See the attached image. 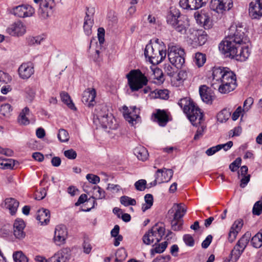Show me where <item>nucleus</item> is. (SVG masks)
I'll list each match as a JSON object with an SVG mask.
<instances>
[{
    "label": "nucleus",
    "instance_id": "f257e3e1",
    "mask_svg": "<svg viewBox=\"0 0 262 262\" xmlns=\"http://www.w3.org/2000/svg\"><path fill=\"white\" fill-rule=\"evenodd\" d=\"M245 28L241 24H232L228 29V35L225 39L219 45V49L222 51L229 50L230 49L245 43L246 40Z\"/></svg>",
    "mask_w": 262,
    "mask_h": 262
},
{
    "label": "nucleus",
    "instance_id": "f03ea898",
    "mask_svg": "<svg viewBox=\"0 0 262 262\" xmlns=\"http://www.w3.org/2000/svg\"><path fill=\"white\" fill-rule=\"evenodd\" d=\"M144 55L151 63L159 64L166 57V47L162 41L156 39L154 42H150L146 46Z\"/></svg>",
    "mask_w": 262,
    "mask_h": 262
},
{
    "label": "nucleus",
    "instance_id": "7ed1b4c3",
    "mask_svg": "<svg viewBox=\"0 0 262 262\" xmlns=\"http://www.w3.org/2000/svg\"><path fill=\"white\" fill-rule=\"evenodd\" d=\"M179 105L183 109L193 125L197 126L201 123L203 114L200 109L195 106L189 98H182L178 102Z\"/></svg>",
    "mask_w": 262,
    "mask_h": 262
},
{
    "label": "nucleus",
    "instance_id": "20e7f679",
    "mask_svg": "<svg viewBox=\"0 0 262 262\" xmlns=\"http://www.w3.org/2000/svg\"><path fill=\"white\" fill-rule=\"evenodd\" d=\"M113 118L105 104H101L96 106L94 112V122H98L104 128H113Z\"/></svg>",
    "mask_w": 262,
    "mask_h": 262
},
{
    "label": "nucleus",
    "instance_id": "39448f33",
    "mask_svg": "<svg viewBox=\"0 0 262 262\" xmlns=\"http://www.w3.org/2000/svg\"><path fill=\"white\" fill-rule=\"evenodd\" d=\"M128 84L132 92L138 91L148 82L147 77L139 70H132L127 75Z\"/></svg>",
    "mask_w": 262,
    "mask_h": 262
},
{
    "label": "nucleus",
    "instance_id": "423d86ee",
    "mask_svg": "<svg viewBox=\"0 0 262 262\" xmlns=\"http://www.w3.org/2000/svg\"><path fill=\"white\" fill-rule=\"evenodd\" d=\"M237 86L235 75L232 72L226 74L219 83H211V87L222 94L228 93L233 91Z\"/></svg>",
    "mask_w": 262,
    "mask_h": 262
},
{
    "label": "nucleus",
    "instance_id": "0eeeda50",
    "mask_svg": "<svg viewBox=\"0 0 262 262\" xmlns=\"http://www.w3.org/2000/svg\"><path fill=\"white\" fill-rule=\"evenodd\" d=\"M165 229L163 226L156 224L143 236L142 240L146 245L159 243L165 234Z\"/></svg>",
    "mask_w": 262,
    "mask_h": 262
},
{
    "label": "nucleus",
    "instance_id": "6e6552de",
    "mask_svg": "<svg viewBox=\"0 0 262 262\" xmlns=\"http://www.w3.org/2000/svg\"><path fill=\"white\" fill-rule=\"evenodd\" d=\"M167 55L169 62L178 69L185 63L184 50L179 46L169 45Z\"/></svg>",
    "mask_w": 262,
    "mask_h": 262
},
{
    "label": "nucleus",
    "instance_id": "1a4fd4ad",
    "mask_svg": "<svg viewBox=\"0 0 262 262\" xmlns=\"http://www.w3.org/2000/svg\"><path fill=\"white\" fill-rule=\"evenodd\" d=\"M227 57L235 58L241 61H245L249 56L250 52L248 47L245 45H240L222 52Z\"/></svg>",
    "mask_w": 262,
    "mask_h": 262
},
{
    "label": "nucleus",
    "instance_id": "9d476101",
    "mask_svg": "<svg viewBox=\"0 0 262 262\" xmlns=\"http://www.w3.org/2000/svg\"><path fill=\"white\" fill-rule=\"evenodd\" d=\"M34 2L39 3L38 13L41 18L47 19L53 13L56 5L54 0H34Z\"/></svg>",
    "mask_w": 262,
    "mask_h": 262
},
{
    "label": "nucleus",
    "instance_id": "9b49d317",
    "mask_svg": "<svg viewBox=\"0 0 262 262\" xmlns=\"http://www.w3.org/2000/svg\"><path fill=\"white\" fill-rule=\"evenodd\" d=\"M232 7V0H211L210 4V9L218 13L229 10Z\"/></svg>",
    "mask_w": 262,
    "mask_h": 262
},
{
    "label": "nucleus",
    "instance_id": "f8f14e48",
    "mask_svg": "<svg viewBox=\"0 0 262 262\" xmlns=\"http://www.w3.org/2000/svg\"><path fill=\"white\" fill-rule=\"evenodd\" d=\"M11 13L15 16L21 18L32 16L35 13V9L29 5H21L12 9Z\"/></svg>",
    "mask_w": 262,
    "mask_h": 262
},
{
    "label": "nucleus",
    "instance_id": "ddd939ff",
    "mask_svg": "<svg viewBox=\"0 0 262 262\" xmlns=\"http://www.w3.org/2000/svg\"><path fill=\"white\" fill-rule=\"evenodd\" d=\"M130 109L132 111H129L126 106H124L123 107V115L125 120L128 121L129 123L134 125L139 121L140 110L136 106L130 107Z\"/></svg>",
    "mask_w": 262,
    "mask_h": 262
},
{
    "label": "nucleus",
    "instance_id": "4468645a",
    "mask_svg": "<svg viewBox=\"0 0 262 262\" xmlns=\"http://www.w3.org/2000/svg\"><path fill=\"white\" fill-rule=\"evenodd\" d=\"M188 37L194 46H202L207 40V34L204 32L198 30H193Z\"/></svg>",
    "mask_w": 262,
    "mask_h": 262
},
{
    "label": "nucleus",
    "instance_id": "2eb2a0df",
    "mask_svg": "<svg viewBox=\"0 0 262 262\" xmlns=\"http://www.w3.org/2000/svg\"><path fill=\"white\" fill-rule=\"evenodd\" d=\"M186 212V207L183 204H174L172 208L169 210L168 214L174 220H182Z\"/></svg>",
    "mask_w": 262,
    "mask_h": 262
},
{
    "label": "nucleus",
    "instance_id": "dca6fc26",
    "mask_svg": "<svg viewBox=\"0 0 262 262\" xmlns=\"http://www.w3.org/2000/svg\"><path fill=\"white\" fill-rule=\"evenodd\" d=\"M34 73V66L31 62L23 63L18 69L19 76L22 79H28Z\"/></svg>",
    "mask_w": 262,
    "mask_h": 262
},
{
    "label": "nucleus",
    "instance_id": "f3484780",
    "mask_svg": "<svg viewBox=\"0 0 262 262\" xmlns=\"http://www.w3.org/2000/svg\"><path fill=\"white\" fill-rule=\"evenodd\" d=\"M173 171L170 169H159L156 174L155 182L156 183L161 184L168 182L172 177Z\"/></svg>",
    "mask_w": 262,
    "mask_h": 262
},
{
    "label": "nucleus",
    "instance_id": "a211bd4d",
    "mask_svg": "<svg viewBox=\"0 0 262 262\" xmlns=\"http://www.w3.org/2000/svg\"><path fill=\"white\" fill-rule=\"evenodd\" d=\"M94 13L95 9L94 8H87L83 24V30L87 36H90L92 34V28L93 25L92 18Z\"/></svg>",
    "mask_w": 262,
    "mask_h": 262
},
{
    "label": "nucleus",
    "instance_id": "6ab92c4d",
    "mask_svg": "<svg viewBox=\"0 0 262 262\" xmlns=\"http://www.w3.org/2000/svg\"><path fill=\"white\" fill-rule=\"evenodd\" d=\"M249 15L252 19H258L262 16V0L251 2L249 8Z\"/></svg>",
    "mask_w": 262,
    "mask_h": 262
},
{
    "label": "nucleus",
    "instance_id": "aec40b11",
    "mask_svg": "<svg viewBox=\"0 0 262 262\" xmlns=\"http://www.w3.org/2000/svg\"><path fill=\"white\" fill-rule=\"evenodd\" d=\"M68 232L63 225L57 226L54 232V242L57 245H61L65 243L67 237Z\"/></svg>",
    "mask_w": 262,
    "mask_h": 262
},
{
    "label": "nucleus",
    "instance_id": "412c9836",
    "mask_svg": "<svg viewBox=\"0 0 262 262\" xmlns=\"http://www.w3.org/2000/svg\"><path fill=\"white\" fill-rule=\"evenodd\" d=\"M96 92L93 88H88L83 93L82 101L89 107H92L95 104V98Z\"/></svg>",
    "mask_w": 262,
    "mask_h": 262
},
{
    "label": "nucleus",
    "instance_id": "4be33fe9",
    "mask_svg": "<svg viewBox=\"0 0 262 262\" xmlns=\"http://www.w3.org/2000/svg\"><path fill=\"white\" fill-rule=\"evenodd\" d=\"M232 71H229L228 69L221 67H214L212 69V83H219L223 77H225L226 74Z\"/></svg>",
    "mask_w": 262,
    "mask_h": 262
},
{
    "label": "nucleus",
    "instance_id": "5701e85b",
    "mask_svg": "<svg viewBox=\"0 0 262 262\" xmlns=\"http://www.w3.org/2000/svg\"><path fill=\"white\" fill-rule=\"evenodd\" d=\"M25 224L23 220L16 219L13 224V233L16 238L22 239L25 237L26 234L24 231Z\"/></svg>",
    "mask_w": 262,
    "mask_h": 262
},
{
    "label": "nucleus",
    "instance_id": "b1692460",
    "mask_svg": "<svg viewBox=\"0 0 262 262\" xmlns=\"http://www.w3.org/2000/svg\"><path fill=\"white\" fill-rule=\"evenodd\" d=\"M200 96L202 100L207 103H211L214 96L213 92L211 88L205 85H202L199 89Z\"/></svg>",
    "mask_w": 262,
    "mask_h": 262
},
{
    "label": "nucleus",
    "instance_id": "393cba45",
    "mask_svg": "<svg viewBox=\"0 0 262 262\" xmlns=\"http://www.w3.org/2000/svg\"><path fill=\"white\" fill-rule=\"evenodd\" d=\"M8 32L12 36H21L26 32V29L23 24L17 21L12 24L8 29Z\"/></svg>",
    "mask_w": 262,
    "mask_h": 262
},
{
    "label": "nucleus",
    "instance_id": "a878e982",
    "mask_svg": "<svg viewBox=\"0 0 262 262\" xmlns=\"http://www.w3.org/2000/svg\"><path fill=\"white\" fill-rule=\"evenodd\" d=\"M153 116L154 121L157 122L161 126H165L168 121V116L164 110H157Z\"/></svg>",
    "mask_w": 262,
    "mask_h": 262
},
{
    "label": "nucleus",
    "instance_id": "bb28decb",
    "mask_svg": "<svg viewBox=\"0 0 262 262\" xmlns=\"http://www.w3.org/2000/svg\"><path fill=\"white\" fill-rule=\"evenodd\" d=\"M93 195L91 197L92 206L89 209H88L86 211H90L91 208H93L95 206V204H97L96 202V199H103L105 197V191L101 189L98 186H95L93 188Z\"/></svg>",
    "mask_w": 262,
    "mask_h": 262
},
{
    "label": "nucleus",
    "instance_id": "cd10ccee",
    "mask_svg": "<svg viewBox=\"0 0 262 262\" xmlns=\"http://www.w3.org/2000/svg\"><path fill=\"white\" fill-rule=\"evenodd\" d=\"M180 16V12L176 8H170V11L167 14L166 17L167 23L173 27L177 25V23L179 20L178 18Z\"/></svg>",
    "mask_w": 262,
    "mask_h": 262
},
{
    "label": "nucleus",
    "instance_id": "c85d7f7f",
    "mask_svg": "<svg viewBox=\"0 0 262 262\" xmlns=\"http://www.w3.org/2000/svg\"><path fill=\"white\" fill-rule=\"evenodd\" d=\"M50 214L48 209L42 208L37 211L36 219L41 225L47 224L50 221Z\"/></svg>",
    "mask_w": 262,
    "mask_h": 262
},
{
    "label": "nucleus",
    "instance_id": "c756f323",
    "mask_svg": "<svg viewBox=\"0 0 262 262\" xmlns=\"http://www.w3.org/2000/svg\"><path fill=\"white\" fill-rule=\"evenodd\" d=\"M5 207L9 209L12 215L14 214L19 206V202L13 198H7L5 200Z\"/></svg>",
    "mask_w": 262,
    "mask_h": 262
},
{
    "label": "nucleus",
    "instance_id": "7c9ffc66",
    "mask_svg": "<svg viewBox=\"0 0 262 262\" xmlns=\"http://www.w3.org/2000/svg\"><path fill=\"white\" fill-rule=\"evenodd\" d=\"M134 154L140 160L144 161L148 157V153L146 148L143 146H139L134 149Z\"/></svg>",
    "mask_w": 262,
    "mask_h": 262
},
{
    "label": "nucleus",
    "instance_id": "2f4dec72",
    "mask_svg": "<svg viewBox=\"0 0 262 262\" xmlns=\"http://www.w3.org/2000/svg\"><path fill=\"white\" fill-rule=\"evenodd\" d=\"M29 109L28 107H25L22 110L17 119L19 124L26 125L30 123L29 120L26 117L27 115H29Z\"/></svg>",
    "mask_w": 262,
    "mask_h": 262
},
{
    "label": "nucleus",
    "instance_id": "473e14b6",
    "mask_svg": "<svg viewBox=\"0 0 262 262\" xmlns=\"http://www.w3.org/2000/svg\"><path fill=\"white\" fill-rule=\"evenodd\" d=\"M243 251L238 248L237 246H235L231 252L229 258L227 259L228 262H236Z\"/></svg>",
    "mask_w": 262,
    "mask_h": 262
},
{
    "label": "nucleus",
    "instance_id": "72a5a7b5",
    "mask_svg": "<svg viewBox=\"0 0 262 262\" xmlns=\"http://www.w3.org/2000/svg\"><path fill=\"white\" fill-rule=\"evenodd\" d=\"M250 233L249 232L246 233L238 241L235 246H237L238 248L244 250L246 247L250 237Z\"/></svg>",
    "mask_w": 262,
    "mask_h": 262
},
{
    "label": "nucleus",
    "instance_id": "f704fd0d",
    "mask_svg": "<svg viewBox=\"0 0 262 262\" xmlns=\"http://www.w3.org/2000/svg\"><path fill=\"white\" fill-rule=\"evenodd\" d=\"M60 97L62 101L67 104L70 108L74 110L76 109L68 93L66 92H62L60 93Z\"/></svg>",
    "mask_w": 262,
    "mask_h": 262
},
{
    "label": "nucleus",
    "instance_id": "c9c22d12",
    "mask_svg": "<svg viewBox=\"0 0 262 262\" xmlns=\"http://www.w3.org/2000/svg\"><path fill=\"white\" fill-rule=\"evenodd\" d=\"M230 116L231 112L229 110L224 108L217 114L216 118L218 121L223 123L227 121Z\"/></svg>",
    "mask_w": 262,
    "mask_h": 262
},
{
    "label": "nucleus",
    "instance_id": "e433bc0d",
    "mask_svg": "<svg viewBox=\"0 0 262 262\" xmlns=\"http://www.w3.org/2000/svg\"><path fill=\"white\" fill-rule=\"evenodd\" d=\"M199 18L200 23L203 24L205 29H209L212 27V21L208 15L201 14L199 15Z\"/></svg>",
    "mask_w": 262,
    "mask_h": 262
},
{
    "label": "nucleus",
    "instance_id": "4c0bfd02",
    "mask_svg": "<svg viewBox=\"0 0 262 262\" xmlns=\"http://www.w3.org/2000/svg\"><path fill=\"white\" fill-rule=\"evenodd\" d=\"M145 203L142 206V210L143 212L150 208L153 205V196L151 194H146L144 196Z\"/></svg>",
    "mask_w": 262,
    "mask_h": 262
},
{
    "label": "nucleus",
    "instance_id": "58836bf2",
    "mask_svg": "<svg viewBox=\"0 0 262 262\" xmlns=\"http://www.w3.org/2000/svg\"><path fill=\"white\" fill-rule=\"evenodd\" d=\"M251 245L256 248H259L262 246V233L258 232L251 239Z\"/></svg>",
    "mask_w": 262,
    "mask_h": 262
},
{
    "label": "nucleus",
    "instance_id": "ea45409f",
    "mask_svg": "<svg viewBox=\"0 0 262 262\" xmlns=\"http://www.w3.org/2000/svg\"><path fill=\"white\" fill-rule=\"evenodd\" d=\"M16 163L18 164L17 161H15L12 159H4L3 162L0 163L1 168L3 169H13Z\"/></svg>",
    "mask_w": 262,
    "mask_h": 262
},
{
    "label": "nucleus",
    "instance_id": "a19ab883",
    "mask_svg": "<svg viewBox=\"0 0 262 262\" xmlns=\"http://www.w3.org/2000/svg\"><path fill=\"white\" fill-rule=\"evenodd\" d=\"M206 2L207 0H189V9H198L203 6Z\"/></svg>",
    "mask_w": 262,
    "mask_h": 262
},
{
    "label": "nucleus",
    "instance_id": "79ce46f5",
    "mask_svg": "<svg viewBox=\"0 0 262 262\" xmlns=\"http://www.w3.org/2000/svg\"><path fill=\"white\" fill-rule=\"evenodd\" d=\"M167 246V242H164L159 244L155 248L151 249L150 254L154 256L156 253H161L164 251Z\"/></svg>",
    "mask_w": 262,
    "mask_h": 262
},
{
    "label": "nucleus",
    "instance_id": "37998d69",
    "mask_svg": "<svg viewBox=\"0 0 262 262\" xmlns=\"http://www.w3.org/2000/svg\"><path fill=\"white\" fill-rule=\"evenodd\" d=\"M206 61V56L205 54L201 53H196L195 54L194 62L198 67H201L203 66Z\"/></svg>",
    "mask_w": 262,
    "mask_h": 262
},
{
    "label": "nucleus",
    "instance_id": "c03bdc74",
    "mask_svg": "<svg viewBox=\"0 0 262 262\" xmlns=\"http://www.w3.org/2000/svg\"><path fill=\"white\" fill-rule=\"evenodd\" d=\"M120 203L125 206L136 205V201L128 196L124 195L120 198Z\"/></svg>",
    "mask_w": 262,
    "mask_h": 262
},
{
    "label": "nucleus",
    "instance_id": "a18cd8bd",
    "mask_svg": "<svg viewBox=\"0 0 262 262\" xmlns=\"http://www.w3.org/2000/svg\"><path fill=\"white\" fill-rule=\"evenodd\" d=\"M13 257L15 262H28V258L21 251L15 252Z\"/></svg>",
    "mask_w": 262,
    "mask_h": 262
},
{
    "label": "nucleus",
    "instance_id": "49530a36",
    "mask_svg": "<svg viewBox=\"0 0 262 262\" xmlns=\"http://www.w3.org/2000/svg\"><path fill=\"white\" fill-rule=\"evenodd\" d=\"M12 111V108L10 104L5 103L2 104L0 108V113L4 116L8 117L10 115V113Z\"/></svg>",
    "mask_w": 262,
    "mask_h": 262
},
{
    "label": "nucleus",
    "instance_id": "de8ad7c7",
    "mask_svg": "<svg viewBox=\"0 0 262 262\" xmlns=\"http://www.w3.org/2000/svg\"><path fill=\"white\" fill-rule=\"evenodd\" d=\"M58 138L61 142H66L69 140L68 132L64 129H60L58 134Z\"/></svg>",
    "mask_w": 262,
    "mask_h": 262
},
{
    "label": "nucleus",
    "instance_id": "09e8293b",
    "mask_svg": "<svg viewBox=\"0 0 262 262\" xmlns=\"http://www.w3.org/2000/svg\"><path fill=\"white\" fill-rule=\"evenodd\" d=\"M12 80V77L8 73L0 70V82L8 84Z\"/></svg>",
    "mask_w": 262,
    "mask_h": 262
},
{
    "label": "nucleus",
    "instance_id": "8fccbe9b",
    "mask_svg": "<svg viewBox=\"0 0 262 262\" xmlns=\"http://www.w3.org/2000/svg\"><path fill=\"white\" fill-rule=\"evenodd\" d=\"M183 221L182 220H174L172 217L171 220V225L172 229L174 231H179L182 228Z\"/></svg>",
    "mask_w": 262,
    "mask_h": 262
},
{
    "label": "nucleus",
    "instance_id": "3c124183",
    "mask_svg": "<svg viewBox=\"0 0 262 262\" xmlns=\"http://www.w3.org/2000/svg\"><path fill=\"white\" fill-rule=\"evenodd\" d=\"M253 214L259 215L262 212V201H258L256 202L252 209Z\"/></svg>",
    "mask_w": 262,
    "mask_h": 262
},
{
    "label": "nucleus",
    "instance_id": "603ef678",
    "mask_svg": "<svg viewBox=\"0 0 262 262\" xmlns=\"http://www.w3.org/2000/svg\"><path fill=\"white\" fill-rule=\"evenodd\" d=\"M173 27L176 29V30L181 34H184L186 32V26L184 24L183 21L181 20H179L177 23L176 26H173Z\"/></svg>",
    "mask_w": 262,
    "mask_h": 262
},
{
    "label": "nucleus",
    "instance_id": "864d4df0",
    "mask_svg": "<svg viewBox=\"0 0 262 262\" xmlns=\"http://www.w3.org/2000/svg\"><path fill=\"white\" fill-rule=\"evenodd\" d=\"M243 225V221L241 220H238L234 222L230 229L235 231H237V232L238 233L241 231Z\"/></svg>",
    "mask_w": 262,
    "mask_h": 262
},
{
    "label": "nucleus",
    "instance_id": "5fc2aeb1",
    "mask_svg": "<svg viewBox=\"0 0 262 262\" xmlns=\"http://www.w3.org/2000/svg\"><path fill=\"white\" fill-rule=\"evenodd\" d=\"M116 256L115 262H121L126 256L124 249H119L116 252Z\"/></svg>",
    "mask_w": 262,
    "mask_h": 262
},
{
    "label": "nucleus",
    "instance_id": "6e6d98bb",
    "mask_svg": "<svg viewBox=\"0 0 262 262\" xmlns=\"http://www.w3.org/2000/svg\"><path fill=\"white\" fill-rule=\"evenodd\" d=\"M242 162L241 158H237L229 165V168L232 171H235L239 167Z\"/></svg>",
    "mask_w": 262,
    "mask_h": 262
},
{
    "label": "nucleus",
    "instance_id": "4d7b16f0",
    "mask_svg": "<svg viewBox=\"0 0 262 262\" xmlns=\"http://www.w3.org/2000/svg\"><path fill=\"white\" fill-rule=\"evenodd\" d=\"M146 181L145 180L141 179L135 183V186L137 190L139 191H143L146 188Z\"/></svg>",
    "mask_w": 262,
    "mask_h": 262
},
{
    "label": "nucleus",
    "instance_id": "13d9d810",
    "mask_svg": "<svg viewBox=\"0 0 262 262\" xmlns=\"http://www.w3.org/2000/svg\"><path fill=\"white\" fill-rule=\"evenodd\" d=\"M86 178L89 182L94 184H96L100 182V178L93 174H88L86 176Z\"/></svg>",
    "mask_w": 262,
    "mask_h": 262
},
{
    "label": "nucleus",
    "instance_id": "bf43d9fd",
    "mask_svg": "<svg viewBox=\"0 0 262 262\" xmlns=\"http://www.w3.org/2000/svg\"><path fill=\"white\" fill-rule=\"evenodd\" d=\"M183 240L188 246L192 247L194 244V241L193 237L190 234H185L183 236Z\"/></svg>",
    "mask_w": 262,
    "mask_h": 262
},
{
    "label": "nucleus",
    "instance_id": "052dcab7",
    "mask_svg": "<svg viewBox=\"0 0 262 262\" xmlns=\"http://www.w3.org/2000/svg\"><path fill=\"white\" fill-rule=\"evenodd\" d=\"M86 201H87V203H92V199L91 198L87 199V195L85 194H82L79 198L77 202L75 203V206H79L80 204L84 203Z\"/></svg>",
    "mask_w": 262,
    "mask_h": 262
},
{
    "label": "nucleus",
    "instance_id": "680f3d73",
    "mask_svg": "<svg viewBox=\"0 0 262 262\" xmlns=\"http://www.w3.org/2000/svg\"><path fill=\"white\" fill-rule=\"evenodd\" d=\"M186 76V72H184V71H180L178 73L176 77L173 78V80L176 79L178 82V83L179 84L183 81V80L185 79Z\"/></svg>",
    "mask_w": 262,
    "mask_h": 262
},
{
    "label": "nucleus",
    "instance_id": "e2e57ef3",
    "mask_svg": "<svg viewBox=\"0 0 262 262\" xmlns=\"http://www.w3.org/2000/svg\"><path fill=\"white\" fill-rule=\"evenodd\" d=\"M64 155L66 157L69 159H75L77 157L76 152L72 149L65 150Z\"/></svg>",
    "mask_w": 262,
    "mask_h": 262
},
{
    "label": "nucleus",
    "instance_id": "0e129e2a",
    "mask_svg": "<svg viewBox=\"0 0 262 262\" xmlns=\"http://www.w3.org/2000/svg\"><path fill=\"white\" fill-rule=\"evenodd\" d=\"M105 30L103 28L98 29V38L99 43L101 45L104 41Z\"/></svg>",
    "mask_w": 262,
    "mask_h": 262
},
{
    "label": "nucleus",
    "instance_id": "69168bd1",
    "mask_svg": "<svg viewBox=\"0 0 262 262\" xmlns=\"http://www.w3.org/2000/svg\"><path fill=\"white\" fill-rule=\"evenodd\" d=\"M253 103V99L251 97L247 98L244 103L243 111L247 112Z\"/></svg>",
    "mask_w": 262,
    "mask_h": 262
},
{
    "label": "nucleus",
    "instance_id": "338daca9",
    "mask_svg": "<svg viewBox=\"0 0 262 262\" xmlns=\"http://www.w3.org/2000/svg\"><path fill=\"white\" fill-rule=\"evenodd\" d=\"M42 40L43 38L40 36L31 37L29 38L28 42L29 45H39Z\"/></svg>",
    "mask_w": 262,
    "mask_h": 262
},
{
    "label": "nucleus",
    "instance_id": "774afa93",
    "mask_svg": "<svg viewBox=\"0 0 262 262\" xmlns=\"http://www.w3.org/2000/svg\"><path fill=\"white\" fill-rule=\"evenodd\" d=\"M155 78L162 82L164 80L162 71L160 69H156L154 71Z\"/></svg>",
    "mask_w": 262,
    "mask_h": 262
}]
</instances>
